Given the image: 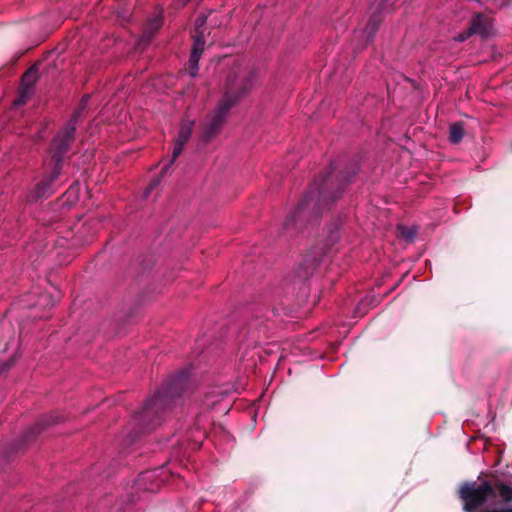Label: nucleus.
I'll list each match as a JSON object with an SVG mask.
<instances>
[{
  "label": "nucleus",
  "mask_w": 512,
  "mask_h": 512,
  "mask_svg": "<svg viewBox=\"0 0 512 512\" xmlns=\"http://www.w3.org/2000/svg\"><path fill=\"white\" fill-rule=\"evenodd\" d=\"M359 170V161L352 159L343 168L332 162L325 172L320 173L299 200L295 210L283 224V233L289 237L302 229L343 194L345 188L352 182Z\"/></svg>",
  "instance_id": "1"
},
{
  "label": "nucleus",
  "mask_w": 512,
  "mask_h": 512,
  "mask_svg": "<svg viewBox=\"0 0 512 512\" xmlns=\"http://www.w3.org/2000/svg\"><path fill=\"white\" fill-rule=\"evenodd\" d=\"M190 386L189 374L185 370L169 377L134 415L132 440L142 433L154 430L160 424L165 411L181 405Z\"/></svg>",
  "instance_id": "2"
},
{
  "label": "nucleus",
  "mask_w": 512,
  "mask_h": 512,
  "mask_svg": "<svg viewBox=\"0 0 512 512\" xmlns=\"http://www.w3.org/2000/svg\"><path fill=\"white\" fill-rule=\"evenodd\" d=\"M255 80V71H249L240 75L237 69L232 68L228 72L225 81L224 96L219 102L214 114L208 118L202 126L201 140L205 144L221 132L230 109L252 90L255 85Z\"/></svg>",
  "instance_id": "3"
},
{
  "label": "nucleus",
  "mask_w": 512,
  "mask_h": 512,
  "mask_svg": "<svg viewBox=\"0 0 512 512\" xmlns=\"http://www.w3.org/2000/svg\"><path fill=\"white\" fill-rule=\"evenodd\" d=\"M497 497L504 504L512 502V487L499 480L495 482L485 480L479 484L474 481V512H477L478 509L485 506L489 500H495Z\"/></svg>",
  "instance_id": "4"
},
{
  "label": "nucleus",
  "mask_w": 512,
  "mask_h": 512,
  "mask_svg": "<svg viewBox=\"0 0 512 512\" xmlns=\"http://www.w3.org/2000/svg\"><path fill=\"white\" fill-rule=\"evenodd\" d=\"M75 133L76 132L63 127L54 136L51 142V162L53 163V167L59 170L62 169L64 156L70 150L75 140Z\"/></svg>",
  "instance_id": "5"
},
{
  "label": "nucleus",
  "mask_w": 512,
  "mask_h": 512,
  "mask_svg": "<svg viewBox=\"0 0 512 512\" xmlns=\"http://www.w3.org/2000/svg\"><path fill=\"white\" fill-rule=\"evenodd\" d=\"M61 420L62 418L55 413L41 416L34 426L30 427L24 432L21 439L16 444L17 447L14 452L16 453L18 449L34 441L44 429L53 424L59 423Z\"/></svg>",
  "instance_id": "6"
},
{
  "label": "nucleus",
  "mask_w": 512,
  "mask_h": 512,
  "mask_svg": "<svg viewBox=\"0 0 512 512\" xmlns=\"http://www.w3.org/2000/svg\"><path fill=\"white\" fill-rule=\"evenodd\" d=\"M266 335L265 321L262 318L256 317L250 320L239 331V339L247 346L259 343L263 336Z\"/></svg>",
  "instance_id": "7"
},
{
  "label": "nucleus",
  "mask_w": 512,
  "mask_h": 512,
  "mask_svg": "<svg viewBox=\"0 0 512 512\" xmlns=\"http://www.w3.org/2000/svg\"><path fill=\"white\" fill-rule=\"evenodd\" d=\"M322 261V251L319 248H313L305 254L302 262L295 271V277L299 281H305L312 276L318 269Z\"/></svg>",
  "instance_id": "8"
},
{
  "label": "nucleus",
  "mask_w": 512,
  "mask_h": 512,
  "mask_svg": "<svg viewBox=\"0 0 512 512\" xmlns=\"http://www.w3.org/2000/svg\"><path fill=\"white\" fill-rule=\"evenodd\" d=\"M39 64L31 65L21 77L19 97L15 101L17 104H25L34 93V85L39 79Z\"/></svg>",
  "instance_id": "9"
},
{
  "label": "nucleus",
  "mask_w": 512,
  "mask_h": 512,
  "mask_svg": "<svg viewBox=\"0 0 512 512\" xmlns=\"http://www.w3.org/2000/svg\"><path fill=\"white\" fill-rule=\"evenodd\" d=\"M61 170L53 167L51 173L45 176L29 194V200L36 202L43 198H48L54 193L53 184L57 180Z\"/></svg>",
  "instance_id": "10"
},
{
  "label": "nucleus",
  "mask_w": 512,
  "mask_h": 512,
  "mask_svg": "<svg viewBox=\"0 0 512 512\" xmlns=\"http://www.w3.org/2000/svg\"><path fill=\"white\" fill-rule=\"evenodd\" d=\"M205 40L202 34L194 36L192 51L188 60V72L191 77H195L198 73V62L204 51Z\"/></svg>",
  "instance_id": "11"
},
{
  "label": "nucleus",
  "mask_w": 512,
  "mask_h": 512,
  "mask_svg": "<svg viewBox=\"0 0 512 512\" xmlns=\"http://www.w3.org/2000/svg\"><path fill=\"white\" fill-rule=\"evenodd\" d=\"M468 28L472 35L486 38L490 35L492 23L488 16L482 13H475L470 20Z\"/></svg>",
  "instance_id": "12"
},
{
  "label": "nucleus",
  "mask_w": 512,
  "mask_h": 512,
  "mask_svg": "<svg viewBox=\"0 0 512 512\" xmlns=\"http://www.w3.org/2000/svg\"><path fill=\"white\" fill-rule=\"evenodd\" d=\"M473 486L474 481L464 482L458 490V497L462 501L465 512H474Z\"/></svg>",
  "instance_id": "13"
},
{
  "label": "nucleus",
  "mask_w": 512,
  "mask_h": 512,
  "mask_svg": "<svg viewBox=\"0 0 512 512\" xmlns=\"http://www.w3.org/2000/svg\"><path fill=\"white\" fill-rule=\"evenodd\" d=\"M381 23H382L381 13H380V11H375L371 15V17L367 23V27H366V29H367L366 42L367 43H370L373 41V38H374L376 32L378 31Z\"/></svg>",
  "instance_id": "14"
},
{
  "label": "nucleus",
  "mask_w": 512,
  "mask_h": 512,
  "mask_svg": "<svg viewBox=\"0 0 512 512\" xmlns=\"http://www.w3.org/2000/svg\"><path fill=\"white\" fill-rule=\"evenodd\" d=\"M161 27V20L160 19H152L147 24V27L145 28L142 37L140 38L139 44H143L146 46L151 39L154 37V35L157 33V31Z\"/></svg>",
  "instance_id": "15"
},
{
  "label": "nucleus",
  "mask_w": 512,
  "mask_h": 512,
  "mask_svg": "<svg viewBox=\"0 0 512 512\" xmlns=\"http://www.w3.org/2000/svg\"><path fill=\"white\" fill-rule=\"evenodd\" d=\"M465 135V129L463 122H453L449 126V141L452 144H459Z\"/></svg>",
  "instance_id": "16"
},
{
  "label": "nucleus",
  "mask_w": 512,
  "mask_h": 512,
  "mask_svg": "<svg viewBox=\"0 0 512 512\" xmlns=\"http://www.w3.org/2000/svg\"><path fill=\"white\" fill-rule=\"evenodd\" d=\"M194 121H183L180 125L176 142L185 145L193 132Z\"/></svg>",
  "instance_id": "17"
},
{
  "label": "nucleus",
  "mask_w": 512,
  "mask_h": 512,
  "mask_svg": "<svg viewBox=\"0 0 512 512\" xmlns=\"http://www.w3.org/2000/svg\"><path fill=\"white\" fill-rule=\"evenodd\" d=\"M85 103H80L79 107L73 112L72 116L68 120L67 124L64 128L69 129L70 131L76 132L77 125L83 117V112L85 110Z\"/></svg>",
  "instance_id": "18"
},
{
  "label": "nucleus",
  "mask_w": 512,
  "mask_h": 512,
  "mask_svg": "<svg viewBox=\"0 0 512 512\" xmlns=\"http://www.w3.org/2000/svg\"><path fill=\"white\" fill-rule=\"evenodd\" d=\"M155 477V474L153 471H146V472H143L139 475L138 477V480H137V485L140 487V488H143L145 490H150V491H154V487H146L144 486V483L147 482V481H150L152 480L153 478Z\"/></svg>",
  "instance_id": "19"
},
{
  "label": "nucleus",
  "mask_w": 512,
  "mask_h": 512,
  "mask_svg": "<svg viewBox=\"0 0 512 512\" xmlns=\"http://www.w3.org/2000/svg\"><path fill=\"white\" fill-rule=\"evenodd\" d=\"M183 147L184 145L183 144H180L178 142L175 141V145H174V148H173V152H172V156H171V159L169 161L168 164H166L163 168H162V172L163 173H167L169 167L171 164L174 163V161L180 156V154L182 153V150H183Z\"/></svg>",
  "instance_id": "20"
},
{
  "label": "nucleus",
  "mask_w": 512,
  "mask_h": 512,
  "mask_svg": "<svg viewBox=\"0 0 512 512\" xmlns=\"http://www.w3.org/2000/svg\"><path fill=\"white\" fill-rule=\"evenodd\" d=\"M166 173H163L162 171L160 172V174L156 177H154L149 185L147 186V188L145 189V192H144V195L145 197H147L161 182V178L165 175Z\"/></svg>",
  "instance_id": "21"
},
{
  "label": "nucleus",
  "mask_w": 512,
  "mask_h": 512,
  "mask_svg": "<svg viewBox=\"0 0 512 512\" xmlns=\"http://www.w3.org/2000/svg\"><path fill=\"white\" fill-rule=\"evenodd\" d=\"M398 229L400 230L401 236L406 240H412L416 235V232L411 228L399 227Z\"/></svg>",
  "instance_id": "22"
},
{
  "label": "nucleus",
  "mask_w": 512,
  "mask_h": 512,
  "mask_svg": "<svg viewBox=\"0 0 512 512\" xmlns=\"http://www.w3.org/2000/svg\"><path fill=\"white\" fill-rule=\"evenodd\" d=\"M338 229H339V223H336L333 227V229L330 231V235L328 236V239L327 241L329 242L330 245H333L339 238V234H338Z\"/></svg>",
  "instance_id": "23"
},
{
  "label": "nucleus",
  "mask_w": 512,
  "mask_h": 512,
  "mask_svg": "<svg viewBox=\"0 0 512 512\" xmlns=\"http://www.w3.org/2000/svg\"><path fill=\"white\" fill-rule=\"evenodd\" d=\"M472 36V33L469 31V28L465 29L461 33H459L454 39L458 42H464L468 38Z\"/></svg>",
  "instance_id": "24"
},
{
  "label": "nucleus",
  "mask_w": 512,
  "mask_h": 512,
  "mask_svg": "<svg viewBox=\"0 0 512 512\" xmlns=\"http://www.w3.org/2000/svg\"><path fill=\"white\" fill-rule=\"evenodd\" d=\"M14 364V359H9L7 361H4V362H0V375L9 370Z\"/></svg>",
  "instance_id": "25"
},
{
  "label": "nucleus",
  "mask_w": 512,
  "mask_h": 512,
  "mask_svg": "<svg viewBox=\"0 0 512 512\" xmlns=\"http://www.w3.org/2000/svg\"><path fill=\"white\" fill-rule=\"evenodd\" d=\"M8 453V451H6L5 449H0V457L3 456V458L6 456V454ZM6 461L5 459H2L0 458V465H6Z\"/></svg>",
  "instance_id": "26"
},
{
  "label": "nucleus",
  "mask_w": 512,
  "mask_h": 512,
  "mask_svg": "<svg viewBox=\"0 0 512 512\" xmlns=\"http://www.w3.org/2000/svg\"><path fill=\"white\" fill-rule=\"evenodd\" d=\"M204 22H205V17H200V16H199V17L196 19V25H197V26L203 25V24H204Z\"/></svg>",
  "instance_id": "27"
},
{
  "label": "nucleus",
  "mask_w": 512,
  "mask_h": 512,
  "mask_svg": "<svg viewBox=\"0 0 512 512\" xmlns=\"http://www.w3.org/2000/svg\"><path fill=\"white\" fill-rule=\"evenodd\" d=\"M90 98V95L86 94L82 97L81 99V102L80 103H85V107L87 106V103H88V100Z\"/></svg>",
  "instance_id": "28"
}]
</instances>
